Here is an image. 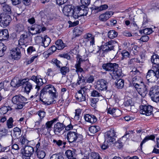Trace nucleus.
Listing matches in <instances>:
<instances>
[{
  "mask_svg": "<svg viewBox=\"0 0 159 159\" xmlns=\"http://www.w3.org/2000/svg\"><path fill=\"white\" fill-rule=\"evenodd\" d=\"M56 89L52 85L48 84L46 85L40 91V100L44 102L43 101L44 95L48 93L53 99L56 98Z\"/></svg>",
  "mask_w": 159,
  "mask_h": 159,
  "instance_id": "1",
  "label": "nucleus"
},
{
  "mask_svg": "<svg viewBox=\"0 0 159 159\" xmlns=\"http://www.w3.org/2000/svg\"><path fill=\"white\" fill-rule=\"evenodd\" d=\"M27 99L20 94L16 95L12 98V102L16 105L15 108L16 109H22L27 103Z\"/></svg>",
  "mask_w": 159,
  "mask_h": 159,
  "instance_id": "2",
  "label": "nucleus"
},
{
  "mask_svg": "<svg viewBox=\"0 0 159 159\" xmlns=\"http://www.w3.org/2000/svg\"><path fill=\"white\" fill-rule=\"evenodd\" d=\"M139 71L136 69L135 70H132L130 72L131 75H137L134 76L132 79V82L135 88H137L140 87V84L142 83V79L138 75L140 74Z\"/></svg>",
  "mask_w": 159,
  "mask_h": 159,
  "instance_id": "3",
  "label": "nucleus"
},
{
  "mask_svg": "<svg viewBox=\"0 0 159 159\" xmlns=\"http://www.w3.org/2000/svg\"><path fill=\"white\" fill-rule=\"evenodd\" d=\"M149 95L151 100L153 102H159V86L154 85L152 86L150 90Z\"/></svg>",
  "mask_w": 159,
  "mask_h": 159,
  "instance_id": "4",
  "label": "nucleus"
},
{
  "mask_svg": "<svg viewBox=\"0 0 159 159\" xmlns=\"http://www.w3.org/2000/svg\"><path fill=\"white\" fill-rule=\"evenodd\" d=\"M117 42L113 40H111L102 44L100 50H102L104 52L107 53L110 51L114 50L116 45H117Z\"/></svg>",
  "mask_w": 159,
  "mask_h": 159,
  "instance_id": "5",
  "label": "nucleus"
},
{
  "mask_svg": "<svg viewBox=\"0 0 159 159\" xmlns=\"http://www.w3.org/2000/svg\"><path fill=\"white\" fill-rule=\"evenodd\" d=\"M10 16L5 14H1L0 15V25L5 27L8 25L11 21Z\"/></svg>",
  "mask_w": 159,
  "mask_h": 159,
  "instance_id": "6",
  "label": "nucleus"
},
{
  "mask_svg": "<svg viewBox=\"0 0 159 159\" xmlns=\"http://www.w3.org/2000/svg\"><path fill=\"white\" fill-rule=\"evenodd\" d=\"M141 114L149 116L152 114L153 107L149 105H141L139 106Z\"/></svg>",
  "mask_w": 159,
  "mask_h": 159,
  "instance_id": "7",
  "label": "nucleus"
},
{
  "mask_svg": "<svg viewBox=\"0 0 159 159\" xmlns=\"http://www.w3.org/2000/svg\"><path fill=\"white\" fill-rule=\"evenodd\" d=\"M34 152V148L29 146H26L22 152L23 159H30V157Z\"/></svg>",
  "mask_w": 159,
  "mask_h": 159,
  "instance_id": "8",
  "label": "nucleus"
},
{
  "mask_svg": "<svg viewBox=\"0 0 159 159\" xmlns=\"http://www.w3.org/2000/svg\"><path fill=\"white\" fill-rule=\"evenodd\" d=\"M76 58L77 59L76 63L75 66V68H76V72L78 74L79 72H84V70L81 67V64L85 62L87 60H85L84 58L83 59L80 55H77Z\"/></svg>",
  "mask_w": 159,
  "mask_h": 159,
  "instance_id": "9",
  "label": "nucleus"
},
{
  "mask_svg": "<svg viewBox=\"0 0 159 159\" xmlns=\"http://www.w3.org/2000/svg\"><path fill=\"white\" fill-rule=\"evenodd\" d=\"M58 120V118H56L53 120L47 121L45 125H43L41 128V130L43 132L50 133V131L52 128V125L53 124Z\"/></svg>",
  "mask_w": 159,
  "mask_h": 159,
  "instance_id": "10",
  "label": "nucleus"
},
{
  "mask_svg": "<svg viewBox=\"0 0 159 159\" xmlns=\"http://www.w3.org/2000/svg\"><path fill=\"white\" fill-rule=\"evenodd\" d=\"M118 66H119L118 64L116 63H111L104 64L102 66L103 69L106 71L109 72V73L111 75H112L114 70H116L117 67H118Z\"/></svg>",
  "mask_w": 159,
  "mask_h": 159,
  "instance_id": "11",
  "label": "nucleus"
},
{
  "mask_svg": "<svg viewBox=\"0 0 159 159\" xmlns=\"http://www.w3.org/2000/svg\"><path fill=\"white\" fill-rule=\"evenodd\" d=\"M108 83L106 81L101 79L97 82L96 88L99 90L106 91L107 89Z\"/></svg>",
  "mask_w": 159,
  "mask_h": 159,
  "instance_id": "12",
  "label": "nucleus"
},
{
  "mask_svg": "<svg viewBox=\"0 0 159 159\" xmlns=\"http://www.w3.org/2000/svg\"><path fill=\"white\" fill-rule=\"evenodd\" d=\"M20 84L23 85L24 90L25 92L28 94L32 89L31 84L26 79L21 80Z\"/></svg>",
  "mask_w": 159,
  "mask_h": 159,
  "instance_id": "13",
  "label": "nucleus"
},
{
  "mask_svg": "<svg viewBox=\"0 0 159 159\" xmlns=\"http://www.w3.org/2000/svg\"><path fill=\"white\" fill-rule=\"evenodd\" d=\"M31 32H25L20 35V38L18 41V47L22 48V46H25V42L26 41L27 39L30 36Z\"/></svg>",
  "mask_w": 159,
  "mask_h": 159,
  "instance_id": "14",
  "label": "nucleus"
},
{
  "mask_svg": "<svg viewBox=\"0 0 159 159\" xmlns=\"http://www.w3.org/2000/svg\"><path fill=\"white\" fill-rule=\"evenodd\" d=\"M20 47L12 49L10 51V56L12 59L15 60L20 59L21 57V53L20 51Z\"/></svg>",
  "mask_w": 159,
  "mask_h": 159,
  "instance_id": "15",
  "label": "nucleus"
},
{
  "mask_svg": "<svg viewBox=\"0 0 159 159\" xmlns=\"http://www.w3.org/2000/svg\"><path fill=\"white\" fill-rule=\"evenodd\" d=\"M156 78L158 79V77L157 75L156 71H155L152 70H149L146 76V78L148 83L154 82Z\"/></svg>",
  "mask_w": 159,
  "mask_h": 159,
  "instance_id": "16",
  "label": "nucleus"
},
{
  "mask_svg": "<svg viewBox=\"0 0 159 159\" xmlns=\"http://www.w3.org/2000/svg\"><path fill=\"white\" fill-rule=\"evenodd\" d=\"M42 40V46L44 48L47 47L50 43L51 39L47 35H46L43 38L40 36H37L35 39L36 42L38 41V40Z\"/></svg>",
  "mask_w": 159,
  "mask_h": 159,
  "instance_id": "17",
  "label": "nucleus"
},
{
  "mask_svg": "<svg viewBox=\"0 0 159 159\" xmlns=\"http://www.w3.org/2000/svg\"><path fill=\"white\" fill-rule=\"evenodd\" d=\"M85 96L86 93L84 92V88H82L76 93L75 97L77 100L80 102L85 100Z\"/></svg>",
  "mask_w": 159,
  "mask_h": 159,
  "instance_id": "18",
  "label": "nucleus"
},
{
  "mask_svg": "<svg viewBox=\"0 0 159 159\" xmlns=\"http://www.w3.org/2000/svg\"><path fill=\"white\" fill-rule=\"evenodd\" d=\"M75 131H69L67 134L66 138L67 139H82L83 136L82 135L79 134Z\"/></svg>",
  "mask_w": 159,
  "mask_h": 159,
  "instance_id": "19",
  "label": "nucleus"
},
{
  "mask_svg": "<svg viewBox=\"0 0 159 159\" xmlns=\"http://www.w3.org/2000/svg\"><path fill=\"white\" fill-rule=\"evenodd\" d=\"M30 80L34 81L36 84L37 85L36 86L35 89H37V90L39 89L40 87L43 84L42 79L39 78L34 75H33L31 77Z\"/></svg>",
  "mask_w": 159,
  "mask_h": 159,
  "instance_id": "20",
  "label": "nucleus"
},
{
  "mask_svg": "<svg viewBox=\"0 0 159 159\" xmlns=\"http://www.w3.org/2000/svg\"><path fill=\"white\" fill-rule=\"evenodd\" d=\"M41 26L38 25H34L32 26L31 27L29 28V30L32 31L31 32V34L35 35L40 33L41 32Z\"/></svg>",
  "mask_w": 159,
  "mask_h": 159,
  "instance_id": "21",
  "label": "nucleus"
},
{
  "mask_svg": "<svg viewBox=\"0 0 159 159\" xmlns=\"http://www.w3.org/2000/svg\"><path fill=\"white\" fill-rule=\"evenodd\" d=\"M105 139H115L116 135L114 130L111 129L105 132L104 134Z\"/></svg>",
  "mask_w": 159,
  "mask_h": 159,
  "instance_id": "22",
  "label": "nucleus"
},
{
  "mask_svg": "<svg viewBox=\"0 0 159 159\" xmlns=\"http://www.w3.org/2000/svg\"><path fill=\"white\" fill-rule=\"evenodd\" d=\"M113 14L112 11H107L101 14L99 16V20L102 21H106Z\"/></svg>",
  "mask_w": 159,
  "mask_h": 159,
  "instance_id": "23",
  "label": "nucleus"
},
{
  "mask_svg": "<svg viewBox=\"0 0 159 159\" xmlns=\"http://www.w3.org/2000/svg\"><path fill=\"white\" fill-rule=\"evenodd\" d=\"M84 118L86 121L91 124H94L97 121L96 117L92 115L86 114L84 116Z\"/></svg>",
  "mask_w": 159,
  "mask_h": 159,
  "instance_id": "24",
  "label": "nucleus"
},
{
  "mask_svg": "<svg viewBox=\"0 0 159 159\" xmlns=\"http://www.w3.org/2000/svg\"><path fill=\"white\" fill-rule=\"evenodd\" d=\"M137 92L142 96H145L148 93V89L147 86L143 85H140V87L135 88Z\"/></svg>",
  "mask_w": 159,
  "mask_h": 159,
  "instance_id": "25",
  "label": "nucleus"
},
{
  "mask_svg": "<svg viewBox=\"0 0 159 159\" xmlns=\"http://www.w3.org/2000/svg\"><path fill=\"white\" fill-rule=\"evenodd\" d=\"M73 10L72 6L70 5H66L63 9V12L66 16H70L71 12Z\"/></svg>",
  "mask_w": 159,
  "mask_h": 159,
  "instance_id": "26",
  "label": "nucleus"
},
{
  "mask_svg": "<svg viewBox=\"0 0 159 159\" xmlns=\"http://www.w3.org/2000/svg\"><path fill=\"white\" fill-rule=\"evenodd\" d=\"M9 35L8 30L7 29L0 31V41L6 40L8 38Z\"/></svg>",
  "mask_w": 159,
  "mask_h": 159,
  "instance_id": "27",
  "label": "nucleus"
},
{
  "mask_svg": "<svg viewBox=\"0 0 159 159\" xmlns=\"http://www.w3.org/2000/svg\"><path fill=\"white\" fill-rule=\"evenodd\" d=\"M65 127V126L62 123H57L54 125V131L55 134L60 133Z\"/></svg>",
  "mask_w": 159,
  "mask_h": 159,
  "instance_id": "28",
  "label": "nucleus"
},
{
  "mask_svg": "<svg viewBox=\"0 0 159 159\" xmlns=\"http://www.w3.org/2000/svg\"><path fill=\"white\" fill-rule=\"evenodd\" d=\"M114 141L112 140H105L103 143L101 145V148L102 149L105 150L107 149L110 145L114 144Z\"/></svg>",
  "mask_w": 159,
  "mask_h": 159,
  "instance_id": "29",
  "label": "nucleus"
},
{
  "mask_svg": "<svg viewBox=\"0 0 159 159\" xmlns=\"http://www.w3.org/2000/svg\"><path fill=\"white\" fill-rule=\"evenodd\" d=\"M79 7H77L75 8L72 10L70 16L73 17L74 18L78 19L80 16Z\"/></svg>",
  "mask_w": 159,
  "mask_h": 159,
  "instance_id": "30",
  "label": "nucleus"
},
{
  "mask_svg": "<svg viewBox=\"0 0 159 159\" xmlns=\"http://www.w3.org/2000/svg\"><path fill=\"white\" fill-rule=\"evenodd\" d=\"M12 110L11 107L9 106H4L0 108V113L1 114H5L7 113H10Z\"/></svg>",
  "mask_w": 159,
  "mask_h": 159,
  "instance_id": "31",
  "label": "nucleus"
},
{
  "mask_svg": "<svg viewBox=\"0 0 159 159\" xmlns=\"http://www.w3.org/2000/svg\"><path fill=\"white\" fill-rule=\"evenodd\" d=\"M56 48L59 50L62 49L65 47V44L61 39H58L55 42Z\"/></svg>",
  "mask_w": 159,
  "mask_h": 159,
  "instance_id": "32",
  "label": "nucleus"
},
{
  "mask_svg": "<svg viewBox=\"0 0 159 159\" xmlns=\"http://www.w3.org/2000/svg\"><path fill=\"white\" fill-rule=\"evenodd\" d=\"M115 84L118 89H122L124 85V80L121 79H117Z\"/></svg>",
  "mask_w": 159,
  "mask_h": 159,
  "instance_id": "33",
  "label": "nucleus"
},
{
  "mask_svg": "<svg viewBox=\"0 0 159 159\" xmlns=\"http://www.w3.org/2000/svg\"><path fill=\"white\" fill-rule=\"evenodd\" d=\"M65 154L69 159H76L75 157V152L70 150H67Z\"/></svg>",
  "mask_w": 159,
  "mask_h": 159,
  "instance_id": "34",
  "label": "nucleus"
},
{
  "mask_svg": "<svg viewBox=\"0 0 159 159\" xmlns=\"http://www.w3.org/2000/svg\"><path fill=\"white\" fill-rule=\"evenodd\" d=\"M85 80H86L82 74L81 75H78V78L77 80L76 85L78 86L80 84H84V83L86 82Z\"/></svg>",
  "mask_w": 159,
  "mask_h": 159,
  "instance_id": "35",
  "label": "nucleus"
},
{
  "mask_svg": "<svg viewBox=\"0 0 159 159\" xmlns=\"http://www.w3.org/2000/svg\"><path fill=\"white\" fill-rule=\"evenodd\" d=\"M151 61L153 64L158 65L159 64V56L156 54L153 55L151 57Z\"/></svg>",
  "mask_w": 159,
  "mask_h": 159,
  "instance_id": "36",
  "label": "nucleus"
},
{
  "mask_svg": "<svg viewBox=\"0 0 159 159\" xmlns=\"http://www.w3.org/2000/svg\"><path fill=\"white\" fill-rule=\"evenodd\" d=\"M60 71L61 74L63 75V76H65L66 75V74L68 73L70 71L69 68V67L66 66H63L60 67Z\"/></svg>",
  "mask_w": 159,
  "mask_h": 159,
  "instance_id": "37",
  "label": "nucleus"
},
{
  "mask_svg": "<svg viewBox=\"0 0 159 159\" xmlns=\"http://www.w3.org/2000/svg\"><path fill=\"white\" fill-rule=\"evenodd\" d=\"M107 34L109 38L113 39L117 36L118 33L115 30H111L108 31Z\"/></svg>",
  "mask_w": 159,
  "mask_h": 159,
  "instance_id": "38",
  "label": "nucleus"
},
{
  "mask_svg": "<svg viewBox=\"0 0 159 159\" xmlns=\"http://www.w3.org/2000/svg\"><path fill=\"white\" fill-rule=\"evenodd\" d=\"M14 132L13 136H15L16 138L18 139L20 136L21 133L20 129L17 127L14 128L13 129Z\"/></svg>",
  "mask_w": 159,
  "mask_h": 159,
  "instance_id": "39",
  "label": "nucleus"
},
{
  "mask_svg": "<svg viewBox=\"0 0 159 159\" xmlns=\"http://www.w3.org/2000/svg\"><path fill=\"white\" fill-rule=\"evenodd\" d=\"M113 71L111 75L112 76H115L116 78V77H120L122 75L121 70L120 69H118V67H117L116 70H114Z\"/></svg>",
  "mask_w": 159,
  "mask_h": 159,
  "instance_id": "40",
  "label": "nucleus"
},
{
  "mask_svg": "<svg viewBox=\"0 0 159 159\" xmlns=\"http://www.w3.org/2000/svg\"><path fill=\"white\" fill-rule=\"evenodd\" d=\"M108 6L107 4H103L101 5L99 7H95L94 8V10H97V11H102L107 9Z\"/></svg>",
  "mask_w": 159,
  "mask_h": 159,
  "instance_id": "41",
  "label": "nucleus"
},
{
  "mask_svg": "<svg viewBox=\"0 0 159 159\" xmlns=\"http://www.w3.org/2000/svg\"><path fill=\"white\" fill-rule=\"evenodd\" d=\"M21 80H19L17 82V80L15 79L13 80L11 83V86L13 87H18L21 86V84H20Z\"/></svg>",
  "mask_w": 159,
  "mask_h": 159,
  "instance_id": "42",
  "label": "nucleus"
},
{
  "mask_svg": "<svg viewBox=\"0 0 159 159\" xmlns=\"http://www.w3.org/2000/svg\"><path fill=\"white\" fill-rule=\"evenodd\" d=\"M37 157L39 159H42L45 156V153L42 150H40L36 152Z\"/></svg>",
  "mask_w": 159,
  "mask_h": 159,
  "instance_id": "43",
  "label": "nucleus"
},
{
  "mask_svg": "<svg viewBox=\"0 0 159 159\" xmlns=\"http://www.w3.org/2000/svg\"><path fill=\"white\" fill-rule=\"evenodd\" d=\"M37 113L40 118L39 122H41L42 120V119L45 116L46 113L44 111L40 110L37 112Z\"/></svg>",
  "mask_w": 159,
  "mask_h": 159,
  "instance_id": "44",
  "label": "nucleus"
},
{
  "mask_svg": "<svg viewBox=\"0 0 159 159\" xmlns=\"http://www.w3.org/2000/svg\"><path fill=\"white\" fill-rule=\"evenodd\" d=\"M99 127L98 126H92L89 127V130L90 132L94 134L98 131Z\"/></svg>",
  "mask_w": 159,
  "mask_h": 159,
  "instance_id": "45",
  "label": "nucleus"
},
{
  "mask_svg": "<svg viewBox=\"0 0 159 159\" xmlns=\"http://www.w3.org/2000/svg\"><path fill=\"white\" fill-rule=\"evenodd\" d=\"M2 9L3 11L8 13H11V7L7 4L3 6Z\"/></svg>",
  "mask_w": 159,
  "mask_h": 159,
  "instance_id": "46",
  "label": "nucleus"
},
{
  "mask_svg": "<svg viewBox=\"0 0 159 159\" xmlns=\"http://www.w3.org/2000/svg\"><path fill=\"white\" fill-rule=\"evenodd\" d=\"M124 105L125 107H133L134 103L131 99H129L125 101L124 102Z\"/></svg>",
  "mask_w": 159,
  "mask_h": 159,
  "instance_id": "47",
  "label": "nucleus"
},
{
  "mask_svg": "<svg viewBox=\"0 0 159 159\" xmlns=\"http://www.w3.org/2000/svg\"><path fill=\"white\" fill-rule=\"evenodd\" d=\"M16 29V32L20 33L24 31V28L22 24H20L17 25Z\"/></svg>",
  "mask_w": 159,
  "mask_h": 159,
  "instance_id": "48",
  "label": "nucleus"
},
{
  "mask_svg": "<svg viewBox=\"0 0 159 159\" xmlns=\"http://www.w3.org/2000/svg\"><path fill=\"white\" fill-rule=\"evenodd\" d=\"M6 50V47L4 46L2 43H0V57H2L4 55V52Z\"/></svg>",
  "mask_w": 159,
  "mask_h": 159,
  "instance_id": "49",
  "label": "nucleus"
},
{
  "mask_svg": "<svg viewBox=\"0 0 159 159\" xmlns=\"http://www.w3.org/2000/svg\"><path fill=\"white\" fill-rule=\"evenodd\" d=\"M13 119L12 117L10 118L7 122V125L8 128H11L13 127Z\"/></svg>",
  "mask_w": 159,
  "mask_h": 159,
  "instance_id": "50",
  "label": "nucleus"
},
{
  "mask_svg": "<svg viewBox=\"0 0 159 159\" xmlns=\"http://www.w3.org/2000/svg\"><path fill=\"white\" fill-rule=\"evenodd\" d=\"M80 16H86L88 13V11L86 9H82L80 7H79Z\"/></svg>",
  "mask_w": 159,
  "mask_h": 159,
  "instance_id": "51",
  "label": "nucleus"
},
{
  "mask_svg": "<svg viewBox=\"0 0 159 159\" xmlns=\"http://www.w3.org/2000/svg\"><path fill=\"white\" fill-rule=\"evenodd\" d=\"M91 96L94 97H102L101 94L95 90H93L91 92Z\"/></svg>",
  "mask_w": 159,
  "mask_h": 159,
  "instance_id": "52",
  "label": "nucleus"
},
{
  "mask_svg": "<svg viewBox=\"0 0 159 159\" xmlns=\"http://www.w3.org/2000/svg\"><path fill=\"white\" fill-rule=\"evenodd\" d=\"M50 159H64V158L60 154H56L52 155Z\"/></svg>",
  "mask_w": 159,
  "mask_h": 159,
  "instance_id": "53",
  "label": "nucleus"
},
{
  "mask_svg": "<svg viewBox=\"0 0 159 159\" xmlns=\"http://www.w3.org/2000/svg\"><path fill=\"white\" fill-rule=\"evenodd\" d=\"M52 62L53 63V64H55L57 67L59 68H60L62 64L60 61L57 59H53Z\"/></svg>",
  "mask_w": 159,
  "mask_h": 159,
  "instance_id": "54",
  "label": "nucleus"
},
{
  "mask_svg": "<svg viewBox=\"0 0 159 159\" xmlns=\"http://www.w3.org/2000/svg\"><path fill=\"white\" fill-rule=\"evenodd\" d=\"M114 140V145L116 146L119 148L122 147L123 143L120 140H118L116 142L115 141V140Z\"/></svg>",
  "mask_w": 159,
  "mask_h": 159,
  "instance_id": "55",
  "label": "nucleus"
},
{
  "mask_svg": "<svg viewBox=\"0 0 159 159\" xmlns=\"http://www.w3.org/2000/svg\"><path fill=\"white\" fill-rule=\"evenodd\" d=\"M36 49L35 48L32 46H30L27 49V52L28 54H31L33 52H35Z\"/></svg>",
  "mask_w": 159,
  "mask_h": 159,
  "instance_id": "56",
  "label": "nucleus"
},
{
  "mask_svg": "<svg viewBox=\"0 0 159 159\" xmlns=\"http://www.w3.org/2000/svg\"><path fill=\"white\" fill-rule=\"evenodd\" d=\"M68 23L69 24V27H74L77 25L79 24V21L78 20L73 22L71 21H68Z\"/></svg>",
  "mask_w": 159,
  "mask_h": 159,
  "instance_id": "57",
  "label": "nucleus"
},
{
  "mask_svg": "<svg viewBox=\"0 0 159 159\" xmlns=\"http://www.w3.org/2000/svg\"><path fill=\"white\" fill-rule=\"evenodd\" d=\"M121 111L118 109L116 108L114 112L113 117H116L120 116L121 114Z\"/></svg>",
  "mask_w": 159,
  "mask_h": 159,
  "instance_id": "58",
  "label": "nucleus"
},
{
  "mask_svg": "<svg viewBox=\"0 0 159 159\" xmlns=\"http://www.w3.org/2000/svg\"><path fill=\"white\" fill-rule=\"evenodd\" d=\"M93 36L91 34L88 33L84 36V39L85 41L90 40Z\"/></svg>",
  "mask_w": 159,
  "mask_h": 159,
  "instance_id": "59",
  "label": "nucleus"
},
{
  "mask_svg": "<svg viewBox=\"0 0 159 159\" xmlns=\"http://www.w3.org/2000/svg\"><path fill=\"white\" fill-rule=\"evenodd\" d=\"M4 84L2 83H0V101H1L3 97L2 92L4 91Z\"/></svg>",
  "mask_w": 159,
  "mask_h": 159,
  "instance_id": "60",
  "label": "nucleus"
},
{
  "mask_svg": "<svg viewBox=\"0 0 159 159\" xmlns=\"http://www.w3.org/2000/svg\"><path fill=\"white\" fill-rule=\"evenodd\" d=\"M152 32V29L151 28H146L144 29L143 33L145 34H150Z\"/></svg>",
  "mask_w": 159,
  "mask_h": 159,
  "instance_id": "61",
  "label": "nucleus"
},
{
  "mask_svg": "<svg viewBox=\"0 0 159 159\" xmlns=\"http://www.w3.org/2000/svg\"><path fill=\"white\" fill-rule=\"evenodd\" d=\"M81 3L84 7L88 5L90 3V0H80Z\"/></svg>",
  "mask_w": 159,
  "mask_h": 159,
  "instance_id": "62",
  "label": "nucleus"
},
{
  "mask_svg": "<svg viewBox=\"0 0 159 159\" xmlns=\"http://www.w3.org/2000/svg\"><path fill=\"white\" fill-rule=\"evenodd\" d=\"M149 39V37L147 35L142 36L140 39V40L143 42H147Z\"/></svg>",
  "mask_w": 159,
  "mask_h": 159,
  "instance_id": "63",
  "label": "nucleus"
},
{
  "mask_svg": "<svg viewBox=\"0 0 159 159\" xmlns=\"http://www.w3.org/2000/svg\"><path fill=\"white\" fill-rule=\"evenodd\" d=\"M94 80V78L93 76L91 75L86 80V82L89 83H92Z\"/></svg>",
  "mask_w": 159,
  "mask_h": 159,
  "instance_id": "64",
  "label": "nucleus"
}]
</instances>
